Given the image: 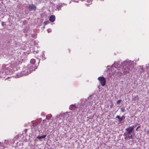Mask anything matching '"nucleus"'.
Listing matches in <instances>:
<instances>
[{
  "label": "nucleus",
  "mask_w": 149,
  "mask_h": 149,
  "mask_svg": "<svg viewBox=\"0 0 149 149\" xmlns=\"http://www.w3.org/2000/svg\"><path fill=\"white\" fill-rule=\"evenodd\" d=\"M98 79L102 86H105L106 83V79L105 78L103 77H99L98 78Z\"/></svg>",
  "instance_id": "1"
},
{
  "label": "nucleus",
  "mask_w": 149,
  "mask_h": 149,
  "mask_svg": "<svg viewBox=\"0 0 149 149\" xmlns=\"http://www.w3.org/2000/svg\"><path fill=\"white\" fill-rule=\"evenodd\" d=\"M134 133H126L125 136L128 139H132L134 138V134H133Z\"/></svg>",
  "instance_id": "2"
},
{
  "label": "nucleus",
  "mask_w": 149,
  "mask_h": 149,
  "mask_svg": "<svg viewBox=\"0 0 149 149\" xmlns=\"http://www.w3.org/2000/svg\"><path fill=\"white\" fill-rule=\"evenodd\" d=\"M126 133H134V130H133V128H132V127H129L127 128L126 129Z\"/></svg>",
  "instance_id": "3"
},
{
  "label": "nucleus",
  "mask_w": 149,
  "mask_h": 149,
  "mask_svg": "<svg viewBox=\"0 0 149 149\" xmlns=\"http://www.w3.org/2000/svg\"><path fill=\"white\" fill-rule=\"evenodd\" d=\"M29 10H36V7L35 5L33 4H31L29 5Z\"/></svg>",
  "instance_id": "4"
},
{
  "label": "nucleus",
  "mask_w": 149,
  "mask_h": 149,
  "mask_svg": "<svg viewBox=\"0 0 149 149\" xmlns=\"http://www.w3.org/2000/svg\"><path fill=\"white\" fill-rule=\"evenodd\" d=\"M55 17L54 15H52L49 17V20L51 22H53L55 21Z\"/></svg>",
  "instance_id": "5"
},
{
  "label": "nucleus",
  "mask_w": 149,
  "mask_h": 149,
  "mask_svg": "<svg viewBox=\"0 0 149 149\" xmlns=\"http://www.w3.org/2000/svg\"><path fill=\"white\" fill-rule=\"evenodd\" d=\"M129 70L130 69L129 68L125 67V68H124V69L123 70L124 74H126L129 73Z\"/></svg>",
  "instance_id": "6"
},
{
  "label": "nucleus",
  "mask_w": 149,
  "mask_h": 149,
  "mask_svg": "<svg viewBox=\"0 0 149 149\" xmlns=\"http://www.w3.org/2000/svg\"><path fill=\"white\" fill-rule=\"evenodd\" d=\"M124 117L123 116H122V117H120L119 116H116V118L118 119V120L119 122H121L123 119V117Z\"/></svg>",
  "instance_id": "7"
},
{
  "label": "nucleus",
  "mask_w": 149,
  "mask_h": 149,
  "mask_svg": "<svg viewBox=\"0 0 149 149\" xmlns=\"http://www.w3.org/2000/svg\"><path fill=\"white\" fill-rule=\"evenodd\" d=\"M138 68L139 69V71L140 72H143L144 70V69H143V67L142 66H139L138 67Z\"/></svg>",
  "instance_id": "8"
},
{
  "label": "nucleus",
  "mask_w": 149,
  "mask_h": 149,
  "mask_svg": "<svg viewBox=\"0 0 149 149\" xmlns=\"http://www.w3.org/2000/svg\"><path fill=\"white\" fill-rule=\"evenodd\" d=\"M36 62V60L33 58L31 59L30 61V63L32 64H34Z\"/></svg>",
  "instance_id": "9"
},
{
  "label": "nucleus",
  "mask_w": 149,
  "mask_h": 149,
  "mask_svg": "<svg viewBox=\"0 0 149 149\" xmlns=\"http://www.w3.org/2000/svg\"><path fill=\"white\" fill-rule=\"evenodd\" d=\"M46 136V135H43L42 136H39L37 137V138L39 139H45Z\"/></svg>",
  "instance_id": "10"
},
{
  "label": "nucleus",
  "mask_w": 149,
  "mask_h": 149,
  "mask_svg": "<svg viewBox=\"0 0 149 149\" xmlns=\"http://www.w3.org/2000/svg\"><path fill=\"white\" fill-rule=\"evenodd\" d=\"M139 99V97L137 95L135 97H134L132 98V99L134 101H136V100H138Z\"/></svg>",
  "instance_id": "11"
},
{
  "label": "nucleus",
  "mask_w": 149,
  "mask_h": 149,
  "mask_svg": "<svg viewBox=\"0 0 149 149\" xmlns=\"http://www.w3.org/2000/svg\"><path fill=\"white\" fill-rule=\"evenodd\" d=\"M52 116L51 114L47 115L46 116V119L47 120H49L52 117Z\"/></svg>",
  "instance_id": "12"
},
{
  "label": "nucleus",
  "mask_w": 149,
  "mask_h": 149,
  "mask_svg": "<svg viewBox=\"0 0 149 149\" xmlns=\"http://www.w3.org/2000/svg\"><path fill=\"white\" fill-rule=\"evenodd\" d=\"M120 110H121V111L122 112H124L125 111V109L124 107H122L120 109Z\"/></svg>",
  "instance_id": "13"
},
{
  "label": "nucleus",
  "mask_w": 149,
  "mask_h": 149,
  "mask_svg": "<svg viewBox=\"0 0 149 149\" xmlns=\"http://www.w3.org/2000/svg\"><path fill=\"white\" fill-rule=\"evenodd\" d=\"M121 100H118L116 101V103L117 104H119V103L121 102Z\"/></svg>",
  "instance_id": "14"
},
{
  "label": "nucleus",
  "mask_w": 149,
  "mask_h": 149,
  "mask_svg": "<svg viewBox=\"0 0 149 149\" xmlns=\"http://www.w3.org/2000/svg\"><path fill=\"white\" fill-rule=\"evenodd\" d=\"M136 125H134L133 126H131V127H132V128H133V130H134V128L136 127Z\"/></svg>",
  "instance_id": "15"
},
{
  "label": "nucleus",
  "mask_w": 149,
  "mask_h": 149,
  "mask_svg": "<svg viewBox=\"0 0 149 149\" xmlns=\"http://www.w3.org/2000/svg\"><path fill=\"white\" fill-rule=\"evenodd\" d=\"M48 23V22L46 21L44 22V23H45V24H47Z\"/></svg>",
  "instance_id": "16"
},
{
  "label": "nucleus",
  "mask_w": 149,
  "mask_h": 149,
  "mask_svg": "<svg viewBox=\"0 0 149 149\" xmlns=\"http://www.w3.org/2000/svg\"><path fill=\"white\" fill-rule=\"evenodd\" d=\"M140 126H138V127H137V128H136V131H138V128H140Z\"/></svg>",
  "instance_id": "17"
},
{
  "label": "nucleus",
  "mask_w": 149,
  "mask_h": 149,
  "mask_svg": "<svg viewBox=\"0 0 149 149\" xmlns=\"http://www.w3.org/2000/svg\"><path fill=\"white\" fill-rule=\"evenodd\" d=\"M1 142H0V145L1 144Z\"/></svg>",
  "instance_id": "18"
}]
</instances>
